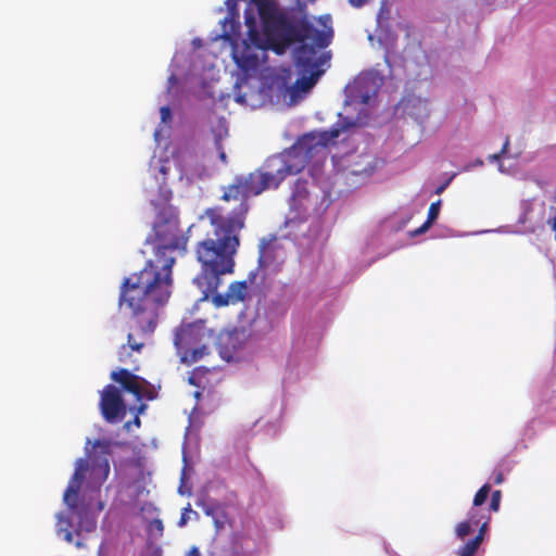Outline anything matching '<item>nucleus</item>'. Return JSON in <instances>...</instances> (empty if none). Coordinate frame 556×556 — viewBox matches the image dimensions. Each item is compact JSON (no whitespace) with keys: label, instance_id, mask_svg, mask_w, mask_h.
<instances>
[{"label":"nucleus","instance_id":"b1692460","mask_svg":"<svg viewBox=\"0 0 556 556\" xmlns=\"http://www.w3.org/2000/svg\"><path fill=\"white\" fill-rule=\"evenodd\" d=\"M161 119L163 123H168L172 119V110L169 106H162L160 110Z\"/></svg>","mask_w":556,"mask_h":556},{"label":"nucleus","instance_id":"20e7f679","mask_svg":"<svg viewBox=\"0 0 556 556\" xmlns=\"http://www.w3.org/2000/svg\"><path fill=\"white\" fill-rule=\"evenodd\" d=\"M307 162L294 153H281L269 156L257 170L236 176L230 185L224 187L220 199L225 202L238 201L239 205L227 217L220 214V219L229 225L241 220L243 228L249 198L267 189H277L287 177L299 174Z\"/></svg>","mask_w":556,"mask_h":556},{"label":"nucleus","instance_id":"58836bf2","mask_svg":"<svg viewBox=\"0 0 556 556\" xmlns=\"http://www.w3.org/2000/svg\"><path fill=\"white\" fill-rule=\"evenodd\" d=\"M144 408H146V405L141 404L140 407H139V413H142Z\"/></svg>","mask_w":556,"mask_h":556},{"label":"nucleus","instance_id":"c9c22d12","mask_svg":"<svg viewBox=\"0 0 556 556\" xmlns=\"http://www.w3.org/2000/svg\"><path fill=\"white\" fill-rule=\"evenodd\" d=\"M131 363L134 364L132 370L137 371L139 369V365H138L137 361H132Z\"/></svg>","mask_w":556,"mask_h":556},{"label":"nucleus","instance_id":"5701e85b","mask_svg":"<svg viewBox=\"0 0 556 556\" xmlns=\"http://www.w3.org/2000/svg\"><path fill=\"white\" fill-rule=\"evenodd\" d=\"M479 519H480L481 525H480L479 532H478L477 535H481V542H482L483 538H484V533H485L486 528H488L489 522H490V516H486V517L482 516Z\"/></svg>","mask_w":556,"mask_h":556},{"label":"nucleus","instance_id":"a19ab883","mask_svg":"<svg viewBox=\"0 0 556 556\" xmlns=\"http://www.w3.org/2000/svg\"><path fill=\"white\" fill-rule=\"evenodd\" d=\"M205 513H206L207 515H211L213 511H212V509L207 508V509H205Z\"/></svg>","mask_w":556,"mask_h":556},{"label":"nucleus","instance_id":"4be33fe9","mask_svg":"<svg viewBox=\"0 0 556 556\" xmlns=\"http://www.w3.org/2000/svg\"><path fill=\"white\" fill-rule=\"evenodd\" d=\"M509 147V138L507 137L504 141V144L498 153H494L489 156L490 162L498 161L508 150Z\"/></svg>","mask_w":556,"mask_h":556},{"label":"nucleus","instance_id":"ea45409f","mask_svg":"<svg viewBox=\"0 0 556 556\" xmlns=\"http://www.w3.org/2000/svg\"><path fill=\"white\" fill-rule=\"evenodd\" d=\"M215 525H216V528H217V529L222 528V526H223L222 523H219V521H218V520H215Z\"/></svg>","mask_w":556,"mask_h":556},{"label":"nucleus","instance_id":"4468645a","mask_svg":"<svg viewBox=\"0 0 556 556\" xmlns=\"http://www.w3.org/2000/svg\"><path fill=\"white\" fill-rule=\"evenodd\" d=\"M58 527L59 531L64 532V540L68 543L73 542V533L71 528L73 527V522L68 516H65L63 513L56 514Z\"/></svg>","mask_w":556,"mask_h":556},{"label":"nucleus","instance_id":"9d476101","mask_svg":"<svg viewBox=\"0 0 556 556\" xmlns=\"http://www.w3.org/2000/svg\"><path fill=\"white\" fill-rule=\"evenodd\" d=\"M211 301L215 307H225L228 305H236L243 302L248 296V283L245 280L233 281L228 286L225 293H217L216 291L210 294Z\"/></svg>","mask_w":556,"mask_h":556},{"label":"nucleus","instance_id":"6e6552de","mask_svg":"<svg viewBox=\"0 0 556 556\" xmlns=\"http://www.w3.org/2000/svg\"><path fill=\"white\" fill-rule=\"evenodd\" d=\"M110 377L113 381L119 383L125 391L134 394L139 401L142 399L152 401L157 395L152 383L126 368L112 371Z\"/></svg>","mask_w":556,"mask_h":556},{"label":"nucleus","instance_id":"f3484780","mask_svg":"<svg viewBox=\"0 0 556 556\" xmlns=\"http://www.w3.org/2000/svg\"><path fill=\"white\" fill-rule=\"evenodd\" d=\"M490 492H491V485L485 483L483 484L478 491L477 493L475 494V497H473V506L475 507H479L481 506L482 504H484V502L486 501V498L489 497L490 495Z\"/></svg>","mask_w":556,"mask_h":556},{"label":"nucleus","instance_id":"9b49d317","mask_svg":"<svg viewBox=\"0 0 556 556\" xmlns=\"http://www.w3.org/2000/svg\"><path fill=\"white\" fill-rule=\"evenodd\" d=\"M311 204L312 201L307 189V181L301 179L296 180L291 195V208L299 214H303L308 210Z\"/></svg>","mask_w":556,"mask_h":556},{"label":"nucleus","instance_id":"423d86ee","mask_svg":"<svg viewBox=\"0 0 556 556\" xmlns=\"http://www.w3.org/2000/svg\"><path fill=\"white\" fill-rule=\"evenodd\" d=\"M208 337L203 324L181 325L175 333L174 343L184 363L192 364L208 354L205 339Z\"/></svg>","mask_w":556,"mask_h":556},{"label":"nucleus","instance_id":"bb28decb","mask_svg":"<svg viewBox=\"0 0 556 556\" xmlns=\"http://www.w3.org/2000/svg\"><path fill=\"white\" fill-rule=\"evenodd\" d=\"M453 179V176L450 177L448 179H446L442 185H440L437 189H435V193L437 194H441L446 188L447 186L450 185V182L452 181Z\"/></svg>","mask_w":556,"mask_h":556},{"label":"nucleus","instance_id":"aec40b11","mask_svg":"<svg viewBox=\"0 0 556 556\" xmlns=\"http://www.w3.org/2000/svg\"><path fill=\"white\" fill-rule=\"evenodd\" d=\"M441 207V200H438L437 202H433L430 204V207L428 210V216L427 220L429 223H434V220L438 218Z\"/></svg>","mask_w":556,"mask_h":556},{"label":"nucleus","instance_id":"4c0bfd02","mask_svg":"<svg viewBox=\"0 0 556 556\" xmlns=\"http://www.w3.org/2000/svg\"><path fill=\"white\" fill-rule=\"evenodd\" d=\"M134 422L135 425L140 426V419L138 416L135 417Z\"/></svg>","mask_w":556,"mask_h":556},{"label":"nucleus","instance_id":"72a5a7b5","mask_svg":"<svg viewBox=\"0 0 556 556\" xmlns=\"http://www.w3.org/2000/svg\"><path fill=\"white\" fill-rule=\"evenodd\" d=\"M552 229L555 231V239H556V216L551 222Z\"/></svg>","mask_w":556,"mask_h":556},{"label":"nucleus","instance_id":"0eeeda50","mask_svg":"<svg viewBox=\"0 0 556 556\" xmlns=\"http://www.w3.org/2000/svg\"><path fill=\"white\" fill-rule=\"evenodd\" d=\"M91 443L90 440L87 441L86 453L88 454L91 466L88 463V470L85 472V479H88V486L92 490V492L99 495L100 488L102 483L108 479L110 473V464L108 460V456L112 453V442L111 440L102 439L96 440L92 443V448L98 450L99 455H90V450L88 445Z\"/></svg>","mask_w":556,"mask_h":556},{"label":"nucleus","instance_id":"a211bd4d","mask_svg":"<svg viewBox=\"0 0 556 556\" xmlns=\"http://www.w3.org/2000/svg\"><path fill=\"white\" fill-rule=\"evenodd\" d=\"M220 129H222V130H220V131H219V134L216 136L215 143H216V148H217V150H218V154H219V159H220V161H222L223 163H227V155H226V153H225V151H224V149H223V147H222V139H223V137H224V136H225V137H227V135H228V129H227V126H226V125H225V127H224V125H222Z\"/></svg>","mask_w":556,"mask_h":556},{"label":"nucleus","instance_id":"c85d7f7f","mask_svg":"<svg viewBox=\"0 0 556 556\" xmlns=\"http://www.w3.org/2000/svg\"><path fill=\"white\" fill-rule=\"evenodd\" d=\"M367 0H349V3L354 8H362Z\"/></svg>","mask_w":556,"mask_h":556},{"label":"nucleus","instance_id":"6ab92c4d","mask_svg":"<svg viewBox=\"0 0 556 556\" xmlns=\"http://www.w3.org/2000/svg\"><path fill=\"white\" fill-rule=\"evenodd\" d=\"M501 500H502V492L500 490L493 491L491 494L489 510L494 511V513L498 511L500 505H501Z\"/></svg>","mask_w":556,"mask_h":556},{"label":"nucleus","instance_id":"f704fd0d","mask_svg":"<svg viewBox=\"0 0 556 556\" xmlns=\"http://www.w3.org/2000/svg\"><path fill=\"white\" fill-rule=\"evenodd\" d=\"M103 508H104V503H103V502H101V501H99V502L97 503V510H98V511H101Z\"/></svg>","mask_w":556,"mask_h":556},{"label":"nucleus","instance_id":"1a4fd4ad","mask_svg":"<svg viewBox=\"0 0 556 556\" xmlns=\"http://www.w3.org/2000/svg\"><path fill=\"white\" fill-rule=\"evenodd\" d=\"M100 409L108 422H116L126 415V406L121 391L112 384H108L101 392Z\"/></svg>","mask_w":556,"mask_h":556},{"label":"nucleus","instance_id":"f8f14e48","mask_svg":"<svg viewBox=\"0 0 556 556\" xmlns=\"http://www.w3.org/2000/svg\"><path fill=\"white\" fill-rule=\"evenodd\" d=\"M480 519H477L475 513L469 514L468 520L462 521L457 525L455 532L460 540L465 539L471 532V526H479Z\"/></svg>","mask_w":556,"mask_h":556},{"label":"nucleus","instance_id":"ddd939ff","mask_svg":"<svg viewBox=\"0 0 556 556\" xmlns=\"http://www.w3.org/2000/svg\"><path fill=\"white\" fill-rule=\"evenodd\" d=\"M319 74V72H313L308 76H302L298 78L294 83V89L301 92L309 91L317 83Z\"/></svg>","mask_w":556,"mask_h":556},{"label":"nucleus","instance_id":"2eb2a0df","mask_svg":"<svg viewBox=\"0 0 556 556\" xmlns=\"http://www.w3.org/2000/svg\"><path fill=\"white\" fill-rule=\"evenodd\" d=\"M481 545V535H476L458 551V556H473Z\"/></svg>","mask_w":556,"mask_h":556},{"label":"nucleus","instance_id":"e433bc0d","mask_svg":"<svg viewBox=\"0 0 556 556\" xmlns=\"http://www.w3.org/2000/svg\"><path fill=\"white\" fill-rule=\"evenodd\" d=\"M154 555H155V556H163V555H162V549H161V548H156V549L154 551Z\"/></svg>","mask_w":556,"mask_h":556},{"label":"nucleus","instance_id":"f03ea898","mask_svg":"<svg viewBox=\"0 0 556 556\" xmlns=\"http://www.w3.org/2000/svg\"><path fill=\"white\" fill-rule=\"evenodd\" d=\"M251 3L257 10L264 35V39H260L257 31H250L256 47L282 54L292 45L300 43L294 50L296 65L303 68L317 66V49L331 43V27L319 30L305 13L294 8H280L276 0H251Z\"/></svg>","mask_w":556,"mask_h":556},{"label":"nucleus","instance_id":"412c9836","mask_svg":"<svg viewBox=\"0 0 556 556\" xmlns=\"http://www.w3.org/2000/svg\"><path fill=\"white\" fill-rule=\"evenodd\" d=\"M149 531L151 533L156 532L160 536H162L163 532H164L163 521L161 519H153V520H151L150 523H149Z\"/></svg>","mask_w":556,"mask_h":556},{"label":"nucleus","instance_id":"7c9ffc66","mask_svg":"<svg viewBox=\"0 0 556 556\" xmlns=\"http://www.w3.org/2000/svg\"><path fill=\"white\" fill-rule=\"evenodd\" d=\"M264 254H265V244H263L261 247V251H260V256H258V262H260V265L262 266L263 263H264Z\"/></svg>","mask_w":556,"mask_h":556},{"label":"nucleus","instance_id":"2f4dec72","mask_svg":"<svg viewBox=\"0 0 556 556\" xmlns=\"http://www.w3.org/2000/svg\"><path fill=\"white\" fill-rule=\"evenodd\" d=\"M167 170H168V167L165 164H162L160 166V173L163 175V179L165 178Z\"/></svg>","mask_w":556,"mask_h":556},{"label":"nucleus","instance_id":"a878e982","mask_svg":"<svg viewBox=\"0 0 556 556\" xmlns=\"http://www.w3.org/2000/svg\"><path fill=\"white\" fill-rule=\"evenodd\" d=\"M161 194L165 202H168L172 198V191L163 186H161Z\"/></svg>","mask_w":556,"mask_h":556},{"label":"nucleus","instance_id":"39448f33","mask_svg":"<svg viewBox=\"0 0 556 556\" xmlns=\"http://www.w3.org/2000/svg\"><path fill=\"white\" fill-rule=\"evenodd\" d=\"M87 470V459L78 458L75 463V471L63 494V502L68 508L71 515L78 518L77 532H92L97 527V519L90 513V502L79 503V491L85 481V472Z\"/></svg>","mask_w":556,"mask_h":556},{"label":"nucleus","instance_id":"dca6fc26","mask_svg":"<svg viewBox=\"0 0 556 556\" xmlns=\"http://www.w3.org/2000/svg\"><path fill=\"white\" fill-rule=\"evenodd\" d=\"M236 62L244 71L255 70L258 66L257 55L243 54L240 59H236Z\"/></svg>","mask_w":556,"mask_h":556},{"label":"nucleus","instance_id":"c756f323","mask_svg":"<svg viewBox=\"0 0 556 556\" xmlns=\"http://www.w3.org/2000/svg\"><path fill=\"white\" fill-rule=\"evenodd\" d=\"M186 556H201L200 551L198 547L193 546L190 548L188 554Z\"/></svg>","mask_w":556,"mask_h":556},{"label":"nucleus","instance_id":"393cba45","mask_svg":"<svg viewBox=\"0 0 556 556\" xmlns=\"http://www.w3.org/2000/svg\"><path fill=\"white\" fill-rule=\"evenodd\" d=\"M191 511L192 510H191L190 506H188L187 508L184 509V513L181 514V517H180L179 522H178V525L180 527H184L187 523V520H188L187 514L191 513Z\"/></svg>","mask_w":556,"mask_h":556},{"label":"nucleus","instance_id":"7ed1b4c3","mask_svg":"<svg viewBox=\"0 0 556 556\" xmlns=\"http://www.w3.org/2000/svg\"><path fill=\"white\" fill-rule=\"evenodd\" d=\"M205 214L214 228L195 249L201 271L193 278V283L202 293L201 300H208L210 294L220 286L222 277L233 273V257L240 244L239 232L242 229L241 220L232 225L223 222L218 208H208Z\"/></svg>","mask_w":556,"mask_h":556},{"label":"nucleus","instance_id":"f257e3e1","mask_svg":"<svg viewBox=\"0 0 556 556\" xmlns=\"http://www.w3.org/2000/svg\"><path fill=\"white\" fill-rule=\"evenodd\" d=\"M155 258L127 277L119 291L118 304L129 309L134 325L127 336V344L118 350V361L128 363L130 351L141 352L146 343L137 340L146 338L157 326L159 316L167 305L173 292V266L176 258L173 252L186 250L187 238L179 229L177 212L172 206L163 207L156 215L154 226Z\"/></svg>","mask_w":556,"mask_h":556},{"label":"nucleus","instance_id":"473e14b6","mask_svg":"<svg viewBox=\"0 0 556 556\" xmlns=\"http://www.w3.org/2000/svg\"><path fill=\"white\" fill-rule=\"evenodd\" d=\"M502 481H503V475H502L501 472H498V473L496 475V477H495L494 482H495L496 484H500V483H502Z\"/></svg>","mask_w":556,"mask_h":556},{"label":"nucleus","instance_id":"cd10ccee","mask_svg":"<svg viewBox=\"0 0 556 556\" xmlns=\"http://www.w3.org/2000/svg\"><path fill=\"white\" fill-rule=\"evenodd\" d=\"M433 223H429V220H426L417 230L416 233H424L427 231Z\"/></svg>","mask_w":556,"mask_h":556}]
</instances>
